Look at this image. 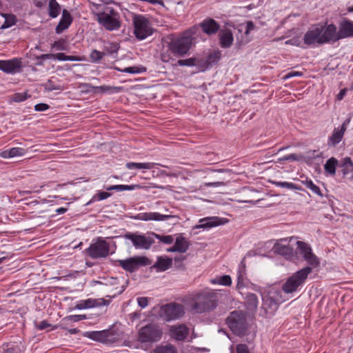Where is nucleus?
Listing matches in <instances>:
<instances>
[{
  "mask_svg": "<svg viewBox=\"0 0 353 353\" xmlns=\"http://www.w3.org/2000/svg\"><path fill=\"white\" fill-rule=\"evenodd\" d=\"M296 252H299L310 266L305 267L292 274L283 284L282 290L287 294L298 290L305 283L308 275L312 272V268H318L320 265L319 258L312 252L308 244H297Z\"/></svg>",
  "mask_w": 353,
  "mask_h": 353,
  "instance_id": "obj_1",
  "label": "nucleus"
},
{
  "mask_svg": "<svg viewBox=\"0 0 353 353\" xmlns=\"http://www.w3.org/2000/svg\"><path fill=\"white\" fill-rule=\"evenodd\" d=\"M334 28L326 24H316L309 28L303 37L304 43L308 46L316 47L324 43L332 42Z\"/></svg>",
  "mask_w": 353,
  "mask_h": 353,
  "instance_id": "obj_2",
  "label": "nucleus"
},
{
  "mask_svg": "<svg viewBox=\"0 0 353 353\" xmlns=\"http://www.w3.org/2000/svg\"><path fill=\"white\" fill-rule=\"evenodd\" d=\"M92 11L99 23L105 29L113 31L120 28L118 13L112 8L102 3H93Z\"/></svg>",
  "mask_w": 353,
  "mask_h": 353,
  "instance_id": "obj_3",
  "label": "nucleus"
},
{
  "mask_svg": "<svg viewBox=\"0 0 353 353\" xmlns=\"http://www.w3.org/2000/svg\"><path fill=\"white\" fill-rule=\"evenodd\" d=\"M217 294L212 290H203L192 295V309L197 313H203L214 310L218 304Z\"/></svg>",
  "mask_w": 353,
  "mask_h": 353,
  "instance_id": "obj_4",
  "label": "nucleus"
},
{
  "mask_svg": "<svg viewBox=\"0 0 353 353\" xmlns=\"http://www.w3.org/2000/svg\"><path fill=\"white\" fill-rule=\"evenodd\" d=\"M198 30V28L192 27L183 33V34L176 39L172 40L168 43V50L176 56H184L190 49L194 36Z\"/></svg>",
  "mask_w": 353,
  "mask_h": 353,
  "instance_id": "obj_5",
  "label": "nucleus"
},
{
  "mask_svg": "<svg viewBox=\"0 0 353 353\" xmlns=\"http://www.w3.org/2000/svg\"><path fill=\"white\" fill-rule=\"evenodd\" d=\"M132 243H154L157 240L161 243H184L181 234L159 235L154 232H148L145 234L133 233L128 236Z\"/></svg>",
  "mask_w": 353,
  "mask_h": 353,
  "instance_id": "obj_6",
  "label": "nucleus"
},
{
  "mask_svg": "<svg viewBox=\"0 0 353 353\" xmlns=\"http://www.w3.org/2000/svg\"><path fill=\"white\" fill-rule=\"evenodd\" d=\"M162 336L163 331L158 325L148 323L139 330L137 340L141 343L152 344L159 341Z\"/></svg>",
  "mask_w": 353,
  "mask_h": 353,
  "instance_id": "obj_7",
  "label": "nucleus"
},
{
  "mask_svg": "<svg viewBox=\"0 0 353 353\" xmlns=\"http://www.w3.org/2000/svg\"><path fill=\"white\" fill-rule=\"evenodd\" d=\"M85 336L94 341L105 344H111L118 341L121 338V334L118 329L110 328L101 331L87 332Z\"/></svg>",
  "mask_w": 353,
  "mask_h": 353,
  "instance_id": "obj_8",
  "label": "nucleus"
},
{
  "mask_svg": "<svg viewBox=\"0 0 353 353\" xmlns=\"http://www.w3.org/2000/svg\"><path fill=\"white\" fill-rule=\"evenodd\" d=\"M227 324L232 332L236 335H244L248 325L244 314L240 311H234L227 318Z\"/></svg>",
  "mask_w": 353,
  "mask_h": 353,
  "instance_id": "obj_9",
  "label": "nucleus"
},
{
  "mask_svg": "<svg viewBox=\"0 0 353 353\" xmlns=\"http://www.w3.org/2000/svg\"><path fill=\"white\" fill-rule=\"evenodd\" d=\"M185 314L183 305L177 303H170L162 305L159 311V316L165 321H171L180 319Z\"/></svg>",
  "mask_w": 353,
  "mask_h": 353,
  "instance_id": "obj_10",
  "label": "nucleus"
},
{
  "mask_svg": "<svg viewBox=\"0 0 353 353\" xmlns=\"http://www.w3.org/2000/svg\"><path fill=\"white\" fill-rule=\"evenodd\" d=\"M133 24L134 35L139 40H143L153 33V28L149 21L143 15L134 16Z\"/></svg>",
  "mask_w": 353,
  "mask_h": 353,
  "instance_id": "obj_11",
  "label": "nucleus"
},
{
  "mask_svg": "<svg viewBox=\"0 0 353 353\" xmlns=\"http://www.w3.org/2000/svg\"><path fill=\"white\" fill-rule=\"evenodd\" d=\"M330 27L334 28V35L332 36V42L340 39L353 37V21L344 19L339 23V30L337 31L336 26L330 24Z\"/></svg>",
  "mask_w": 353,
  "mask_h": 353,
  "instance_id": "obj_12",
  "label": "nucleus"
},
{
  "mask_svg": "<svg viewBox=\"0 0 353 353\" xmlns=\"http://www.w3.org/2000/svg\"><path fill=\"white\" fill-rule=\"evenodd\" d=\"M227 222V219L224 218L219 216H207L199 219L198 224L196 225L193 229H203V230H209L212 228L224 225Z\"/></svg>",
  "mask_w": 353,
  "mask_h": 353,
  "instance_id": "obj_13",
  "label": "nucleus"
},
{
  "mask_svg": "<svg viewBox=\"0 0 353 353\" xmlns=\"http://www.w3.org/2000/svg\"><path fill=\"white\" fill-rule=\"evenodd\" d=\"M148 259L144 256H134L126 260H121L119 264L124 270L133 272L140 266L148 265Z\"/></svg>",
  "mask_w": 353,
  "mask_h": 353,
  "instance_id": "obj_14",
  "label": "nucleus"
},
{
  "mask_svg": "<svg viewBox=\"0 0 353 353\" xmlns=\"http://www.w3.org/2000/svg\"><path fill=\"white\" fill-rule=\"evenodd\" d=\"M110 303L109 299H105L103 298L99 299H88L85 300L79 301L75 306L76 309L85 310L92 307H99L101 306L108 305Z\"/></svg>",
  "mask_w": 353,
  "mask_h": 353,
  "instance_id": "obj_15",
  "label": "nucleus"
},
{
  "mask_svg": "<svg viewBox=\"0 0 353 353\" xmlns=\"http://www.w3.org/2000/svg\"><path fill=\"white\" fill-rule=\"evenodd\" d=\"M350 120H345L341 126L335 128L331 135L328 137L327 144L329 146L335 147L343 139Z\"/></svg>",
  "mask_w": 353,
  "mask_h": 353,
  "instance_id": "obj_16",
  "label": "nucleus"
},
{
  "mask_svg": "<svg viewBox=\"0 0 353 353\" xmlns=\"http://www.w3.org/2000/svg\"><path fill=\"white\" fill-rule=\"evenodd\" d=\"M171 338L176 341H184L188 336L190 330L185 324L172 325L169 328Z\"/></svg>",
  "mask_w": 353,
  "mask_h": 353,
  "instance_id": "obj_17",
  "label": "nucleus"
},
{
  "mask_svg": "<svg viewBox=\"0 0 353 353\" xmlns=\"http://www.w3.org/2000/svg\"><path fill=\"white\" fill-rule=\"evenodd\" d=\"M109 244H90L87 250L88 255L94 259L105 257L110 254Z\"/></svg>",
  "mask_w": 353,
  "mask_h": 353,
  "instance_id": "obj_18",
  "label": "nucleus"
},
{
  "mask_svg": "<svg viewBox=\"0 0 353 353\" xmlns=\"http://www.w3.org/2000/svg\"><path fill=\"white\" fill-rule=\"evenodd\" d=\"M172 217L171 215L161 214L159 212H141L134 216L135 220L150 221H163L168 220Z\"/></svg>",
  "mask_w": 353,
  "mask_h": 353,
  "instance_id": "obj_19",
  "label": "nucleus"
},
{
  "mask_svg": "<svg viewBox=\"0 0 353 353\" xmlns=\"http://www.w3.org/2000/svg\"><path fill=\"white\" fill-rule=\"evenodd\" d=\"M21 61L17 59L0 61V70L8 74H14L20 70Z\"/></svg>",
  "mask_w": 353,
  "mask_h": 353,
  "instance_id": "obj_20",
  "label": "nucleus"
},
{
  "mask_svg": "<svg viewBox=\"0 0 353 353\" xmlns=\"http://www.w3.org/2000/svg\"><path fill=\"white\" fill-rule=\"evenodd\" d=\"M219 43L221 48H230L234 41L233 33L228 28L222 29L219 33Z\"/></svg>",
  "mask_w": 353,
  "mask_h": 353,
  "instance_id": "obj_21",
  "label": "nucleus"
},
{
  "mask_svg": "<svg viewBox=\"0 0 353 353\" xmlns=\"http://www.w3.org/2000/svg\"><path fill=\"white\" fill-rule=\"evenodd\" d=\"M189 244H174L170 248L167 249L168 252H171L175 254L173 259L176 261H181L185 259L183 254L188 250Z\"/></svg>",
  "mask_w": 353,
  "mask_h": 353,
  "instance_id": "obj_22",
  "label": "nucleus"
},
{
  "mask_svg": "<svg viewBox=\"0 0 353 353\" xmlns=\"http://www.w3.org/2000/svg\"><path fill=\"white\" fill-rule=\"evenodd\" d=\"M246 266L245 263V258L242 259L241 263L239 265L237 270V284L236 288L240 291L242 290L245 285V279H246Z\"/></svg>",
  "mask_w": 353,
  "mask_h": 353,
  "instance_id": "obj_23",
  "label": "nucleus"
},
{
  "mask_svg": "<svg viewBox=\"0 0 353 353\" xmlns=\"http://www.w3.org/2000/svg\"><path fill=\"white\" fill-rule=\"evenodd\" d=\"M27 150L22 148H12L10 149L0 151V157L3 159H10L18 157H23L26 154Z\"/></svg>",
  "mask_w": 353,
  "mask_h": 353,
  "instance_id": "obj_24",
  "label": "nucleus"
},
{
  "mask_svg": "<svg viewBox=\"0 0 353 353\" xmlns=\"http://www.w3.org/2000/svg\"><path fill=\"white\" fill-rule=\"evenodd\" d=\"M71 23L72 17L70 13L67 10H64L59 24L56 28V32L57 34H61L70 26Z\"/></svg>",
  "mask_w": 353,
  "mask_h": 353,
  "instance_id": "obj_25",
  "label": "nucleus"
},
{
  "mask_svg": "<svg viewBox=\"0 0 353 353\" xmlns=\"http://www.w3.org/2000/svg\"><path fill=\"white\" fill-rule=\"evenodd\" d=\"M201 27L207 34H212L218 31L219 25L214 19H207L201 23Z\"/></svg>",
  "mask_w": 353,
  "mask_h": 353,
  "instance_id": "obj_26",
  "label": "nucleus"
},
{
  "mask_svg": "<svg viewBox=\"0 0 353 353\" xmlns=\"http://www.w3.org/2000/svg\"><path fill=\"white\" fill-rule=\"evenodd\" d=\"M255 28V26L252 21H248L245 26V30L244 32V36H242L241 39H236V44L239 46H241L249 43L252 38L250 36V32L254 30Z\"/></svg>",
  "mask_w": 353,
  "mask_h": 353,
  "instance_id": "obj_27",
  "label": "nucleus"
},
{
  "mask_svg": "<svg viewBox=\"0 0 353 353\" xmlns=\"http://www.w3.org/2000/svg\"><path fill=\"white\" fill-rule=\"evenodd\" d=\"M263 308L267 313L272 314L278 308V303L270 296H266L263 298Z\"/></svg>",
  "mask_w": 353,
  "mask_h": 353,
  "instance_id": "obj_28",
  "label": "nucleus"
},
{
  "mask_svg": "<svg viewBox=\"0 0 353 353\" xmlns=\"http://www.w3.org/2000/svg\"><path fill=\"white\" fill-rule=\"evenodd\" d=\"M273 249L275 252L284 256L287 259H292L293 256V249L289 245L275 244Z\"/></svg>",
  "mask_w": 353,
  "mask_h": 353,
  "instance_id": "obj_29",
  "label": "nucleus"
},
{
  "mask_svg": "<svg viewBox=\"0 0 353 353\" xmlns=\"http://www.w3.org/2000/svg\"><path fill=\"white\" fill-rule=\"evenodd\" d=\"M172 264V258L166 256H159L154 267L159 271H165L170 268Z\"/></svg>",
  "mask_w": 353,
  "mask_h": 353,
  "instance_id": "obj_30",
  "label": "nucleus"
},
{
  "mask_svg": "<svg viewBox=\"0 0 353 353\" xmlns=\"http://www.w3.org/2000/svg\"><path fill=\"white\" fill-rule=\"evenodd\" d=\"M339 165L338 160L334 157H331L327 160L324 165V170L327 174L334 176L336 174V169Z\"/></svg>",
  "mask_w": 353,
  "mask_h": 353,
  "instance_id": "obj_31",
  "label": "nucleus"
},
{
  "mask_svg": "<svg viewBox=\"0 0 353 353\" xmlns=\"http://www.w3.org/2000/svg\"><path fill=\"white\" fill-rule=\"evenodd\" d=\"M159 165L158 163L153 162H145V163H134L128 162L126 163V168L129 170L133 169H143V170H151L155 165Z\"/></svg>",
  "mask_w": 353,
  "mask_h": 353,
  "instance_id": "obj_32",
  "label": "nucleus"
},
{
  "mask_svg": "<svg viewBox=\"0 0 353 353\" xmlns=\"http://www.w3.org/2000/svg\"><path fill=\"white\" fill-rule=\"evenodd\" d=\"M259 301L257 296L253 293H248L245 296V304L247 308L251 311L256 310Z\"/></svg>",
  "mask_w": 353,
  "mask_h": 353,
  "instance_id": "obj_33",
  "label": "nucleus"
},
{
  "mask_svg": "<svg viewBox=\"0 0 353 353\" xmlns=\"http://www.w3.org/2000/svg\"><path fill=\"white\" fill-rule=\"evenodd\" d=\"M343 173L345 176L353 177V163L350 157L343 159L342 165Z\"/></svg>",
  "mask_w": 353,
  "mask_h": 353,
  "instance_id": "obj_34",
  "label": "nucleus"
},
{
  "mask_svg": "<svg viewBox=\"0 0 353 353\" xmlns=\"http://www.w3.org/2000/svg\"><path fill=\"white\" fill-rule=\"evenodd\" d=\"M139 188V185H114L106 188L108 191L117 190V191H125V190H134Z\"/></svg>",
  "mask_w": 353,
  "mask_h": 353,
  "instance_id": "obj_35",
  "label": "nucleus"
},
{
  "mask_svg": "<svg viewBox=\"0 0 353 353\" xmlns=\"http://www.w3.org/2000/svg\"><path fill=\"white\" fill-rule=\"evenodd\" d=\"M154 353H178L175 346L171 344H166L165 345H159L154 350Z\"/></svg>",
  "mask_w": 353,
  "mask_h": 353,
  "instance_id": "obj_36",
  "label": "nucleus"
},
{
  "mask_svg": "<svg viewBox=\"0 0 353 353\" xmlns=\"http://www.w3.org/2000/svg\"><path fill=\"white\" fill-rule=\"evenodd\" d=\"M60 6L56 0H50L49 14L52 18L57 17L60 13Z\"/></svg>",
  "mask_w": 353,
  "mask_h": 353,
  "instance_id": "obj_37",
  "label": "nucleus"
},
{
  "mask_svg": "<svg viewBox=\"0 0 353 353\" xmlns=\"http://www.w3.org/2000/svg\"><path fill=\"white\" fill-rule=\"evenodd\" d=\"M211 283L213 284H219L223 286H230L232 284V279L229 275H223L220 277L212 279Z\"/></svg>",
  "mask_w": 353,
  "mask_h": 353,
  "instance_id": "obj_38",
  "label": "nucleus"
},
{
  "mask_svg": "<svg viewBox=\"0 0 353 353\" xmlns=\"http://www.w3.org/2000/svg\"><path fill=\"white\" fill-rule=\"evenodd\" d=\"M301 183L306 186L308 189H310L313 193L322 196L323 194L321 192L320 188L316 185L313 181L310 179H306L305 181H301Z\"/></svg>",
  "mask_w": 353,
  "mask_h": 353,
  "instance_id": "obj_39",
  "label": "nucleus"
},
{
  "mask_svg": "<svg viewBox=\"0 0 353 353\" xmlns=\"http://www.w3.org/2000/svg\"><path fill=\"white\" fill-rule=\"evenodd\" d=\"M276 186L288 188L290 190H302L301 186L288 181H275L273 183Z\"/></svg>",
  "mask_w": 353,
  "mask_h": 353,
  "instance_id": "obj_40",
  "label": "nucleus"
},
{
  "mask_svg": "<svg viewBox=\"0 0 353 353\" xmlns=\"http://www.w3.org/2000/svg\"><path fill=\"white\" fill-rule=\"evenodd\" d=\"M43 86L44 90L48 92L63 90L61 85L55 83L52 79H49L46 83L43 84Z\"/></svg>",
  "mask_w": 353,
  "mask_h": 353,
  "instance_id": "obj_41",
  "label": "nucleus"
},
{
  "mask_svg": "<svg viewBox=\"0 0 353 353\" xmlns=\"http://www.w3.org/2000/svg\"><path fill=\"white\" fill-rule=\"evenodd\" d=\"M105 56V53L98 51L97 50H93L90 52V57L93 62H99L101 59Z\"/></svg>",
  "mask_w": 353,
  "mask_h": 353,
  "instance_id": "obj_42",
  "label": "nucleus"
},
{
  "mask_svg": "<svg viewBox=\"0 0 353 353\" xmlns=\"http://www.w3.org/2000/svg\"><path fill=\"white\" fill-rule=\"evenodd\" d=\"M303 159V157L302 155L291 154L286 155V156H284L283 157L279 159V161H299L300 160H302Z\"/></svg>",
  "mask_w": 353,
  "mask_h": 353,
  "instance_id": "obj_43",
  "label": "nucleus"
},
{
  "mask_svg": "<svg viewBox=\"0 0 353 353\" xmlns=\"http://www.w3.org/2000/svg\"><path fill=\"white\" fill-rule=\"evenodd\" d=\"M121 72L130 73V74H139L141 73L143 70L141 68L132 66V67H127L122 70H119Z\"/></svg>",
  "mask_w": 353,
  "mask_h": 353,
  "instance_id": "obj_44",
  "label": "nucleus"
},
{
  "mask_svg": "<svg viewBox=\"0 0 353 353\" xmlns=\"http://www.w3.org/2000/svg\"><path fill=\"white\" fill-rule=\"evenodd\" d=\"M105 50L109 54L117 53L119 50V46L116 43H109L105 46Z\"/></svg>",
  "mask_w": 353,
  "mask_h": 353,
  "instance_id": "obj_45",
  "label": "nucleus"
},
{
  "mask_svg": "<svg viewBox=\"0 0 353 353\" xmlns=\"http://www.w3.org/2000/svg\"><path fill=\"white\" fill-rule=\"evenodd\" d=\"M111 196L110 193H108L107 192H99L97 194H95L92 197L93 201H102L108 199Z\"/></svg>",
  "mask_w": 353,
  "mask_h": 353,
  "instance_id": "obj_46",
  "label": "nucleus"
},
{
  "mask_svg": "<svg viewBox=\"0 0 353 353\" xmlns=\"http://www.w3.org/2000/svg\"><path fill=\"white\" fill-rule=\"evenodd\" d=\"M28 95L26 93H16L12 95V101L14 102H22L27 99Z\"/></svg>",
  "mask_w": 353,
  "mask_h": 353,
  "instance_id": "obj_47",
  "label": "nucleus"
},
{
  "mask_svg": "<svg viewBox=\"0 0 353 353\" xmlns=\"http://www.w3.org/2000/svg\"><path fill=\"white\" fill-rule=\"evenodd\" d=\"M15 23V17L12 15L6 17V21L1 26L2 29H6L12 26Z\"/></svg>",
  "mask_w": 353,
  "mask_h": 353,
  "instance_id": "obj_48",
  "label": "nucleus"
},
{
  "mask_svg": "<svg viewBox=\"0 0 353 353\" xmlns=\"http://www.w3.org/2000/svg\"><path fill=\"white\" fill-rule=\"evenodd\" d=\"M178 65L181 66H192L195 65V59L190 58L187 59H182L178 61Z\"/></svg>",
  "mask_w": 353,
  "mask_h": 353,
  "instance_id": "obj_49",
  "label": "nucleus"
},
{
  "mask_svg": "<svg viewBox=\"0 0 353 353\" xmlns=\"http://www.w3.org/2000/svg\"><path fill=\"white\" fill-rule=\"evenodd\" d=\"M220 58V54L219 52H213V53H211L210 54H209V56L208 57V63H210V64H212V63H216L219 61Z\"/></svg>",
  "mask_w": 353,
  "mask_h": 353,
  "instance_id": "obj_50",
  "label": "nucleus"
},
{
  "mask_svg": "<svg viewBox=\"0 0 353 353\" xmlns=\"http://www.w3.org/2000/svg\"><path fill=\"white\" fill-rule=\"evenodd\" d=\"M303 76V72H298V71H291L286 74L285 76L283 77V80H287L288 79L296 77H301Z\"/></svg>",
  "mask_w": 353,
  "mask_h": 353,
  "instance_id": "obj_51",
  "label": "nucleus"
},
{
  "mask_svg": "<svg viewBox=\"0 0 353 353\" xmlns=\"http://www.w3.org/2000/svg\"><path fill=\"white\" fill-rule=\"evenodd\" d=\"M66 319L72 322H77V321H80L81 320L85 319L86 316H85V315H82V314L70 315V316H68Z\"/></svg>",
  "mask_w": 353,
  "mask_h": 353,
  "instance_id": "obj_52",
  "label": "nucleus"
},
{
  "mask_svg": "<svg viewBox=\"0 0 353 353\" xmlns=\"http://www.w3.org/2000/svg\"><path fill=\"white\" fill-rule=\"evenodd\" d=\"M148 300L147 297H139L137 298V303L141 308H145L148 305Z\"/></svg>",
  "mask_w": 353,
  "mask_h": 353,
  "instance_id": "obj_53",
  "label": "nucleus"
},
{
  "mask_svg": "<svg viewBox=\"0 0 353 353\" xmlns=\"http://www.w3.org/2000/svg\"><path fill=\"white\" fill-rule=\"evenodd\" d=\"M236 353H250V352L246 345L239 344L236 346Z\"/></svg>",
  "mask_w": 353,
  "mask_h": 353,
  "instance_id": "obj_54",
  "label": "nucleus"
},
{
  "mask_svg": "<svg viewBox=\"0 0 353 353\" xmlns=\"http://www.w3.org/2000/svg\"><path fill=\"white\" fill-rule=\"evenodd\" d=\"M49 108V105L46 103H38L34 105V110L38 112L46 111Z\"/></svg>",
  "mask_w": 353,
  "mask_h": 353,
  "instance_id": "obj_55",
  "label": "nucleus"
},
{
  "mask_svg": "<svg viewBox=\"0 0 353 353\" xmlns=\"http://www.w3.org/2000/svg\"><path fill=\"white\" fill-rule=\"evenodd\" d=\"M307 154H308L309 157L313 158V159L318 158V157H320V158L323 157V153L319 152V151H316V150L310 151L307 152Z\"/></svg>",
  "mask_w": 353,
  "mask_h": 353,
  "instance_id": "obj_56",
  "label": "nucleus"
},
{
  "mask_svg": "<svg viewBox=\"0 0 353 353\" xmlns=\"http://www.w3.org/2000/svg\"><path fill=\"white\" fill-rule=\"evenodd\" d=\"M203 185L206 187H221L225 185V183L222 181L205 183Z\"/></svg>",
  "mask_w": 353,
  "mask_h": 353,
  "instance_id": "obj_57",
  "label": "nucleus"
},
{
  "mask_svg": "<svg viewBox=\"0 0 353 353\" xmlns=\"http://www.w3.org/2000/svg\"><path fill=\"white\" fill-rule=\"evenodd\" d=\"M281 241H287L288 243H303L301 241L299 240L298 237L296 236H289L281 239Z\"/></svg>",
  "mask_w": 353,
  "mask_h": 353,
  "instance_id": "obj_58",
  "label": "nucleus"
},
{
  "mask_svg": "<svg viewBox=\"0 0 353 353\" xmlns=\"http://www.w3.org/2000/svg\"><path fill=\"white\" fill-rule=\"evenodd\" d=\"M68 55H65L64 53L60 52L57 54H54V59H57L59 61H67Z\"/></svg>",
  "mask_w": 353,
  "mask_h": 353,
  "instance_id": "obj_59",
  "label": "nucleus"
},
{
  "mask_svg": "<svg viewBox=\"0 0 353 353\" xmlns=\"http://www.w3.org/2000/svg\"><path fill=\"white\" fill-rule=\"evenodd\" d=\"M50 325L46 321H42L39 324L37 325V328L42 330L47 327H48Z\"/></svg>",
  "mask_w": 353,
  "mask_h": 353,
  "instance_id": "obj_60",
  "label": "nucleus"
},
{
  "mask_svg": "<svg viewBox=\"0 0 353 353\" xmlns=\"http://www.w3.org/2000/svg\"><path fill=\"white\" fill-rule=\"evenodd\" d=\"M300 41L298 39L293 38L285 41V44L292 46H299Z\"/></svg>",
  "mask_w": 353,
  "mask_h": 353,
  "instance_id": "obj_61",
  "label": "nucleus"
},
{
  "mask_svg": "<svg viewBox=\"0 0 353 353\" xmlns=\"http://www.w3.org/2000/svg\"><path fill=\"white\" fill-rule=\"evenodd\" d=\"M37 59H42V60L54 59V54H41V56L38 57Z\"/></svg>",
  "mask_w": 353,
  "mask_h": 353,
  "instance_id": "obj_62",
  "label": "nucleus"
},
{
  "mask_svg": "<svg viewBox=\"0 0 353 353\" xmlns=\"http://www.w3.org/2000/svg\"><path fill=\"white\" fill-rule=\"evenodd\" d=\"M66 59H67V61H80L83 60V59L80 57L69 56V55H68V58Z\"/></svg>",
  "mask_w": 353,
  "mask_h": 353,
  "instance_id": "obj_63",
  "label": "nucleus"
},
{
  "mask_svg": "<svg viewBox=\"0 0 353 353\" xmlns=\"http://www.w3.org/2000/svg\"><path fill=\"white\" fill-rule=\"evenodd\" d=\"M3 353H18V348L15 347H9L4 350Z\"/></svg>",
  "mask_w": 353,
  "mask_h": 353,
  "instance_id": "obj_64",
  "label": "nucleus"
}]
</instances>
